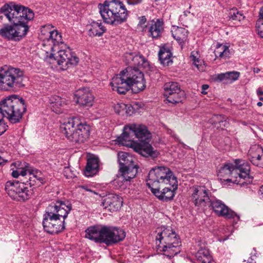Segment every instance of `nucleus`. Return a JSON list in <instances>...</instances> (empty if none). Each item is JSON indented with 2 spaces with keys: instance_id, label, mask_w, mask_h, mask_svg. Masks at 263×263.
<instances>
[{
  "instance_id": "obj_1",
  "label": "nucleus",
  "mask_w": 263,
  "mask_h": 263,
  "mask_svg": "<svg viewBox=\"0 0 263 263\" xmlns=\"http://www.w3.org/2000/svg\"><path fill=\"white\" fill-rule=\"evenodd\" d=\"M131 65L112 78L110 83L112 90L125 94L132 87L136 92L145 88L146 81L140 68L147 66V61L136 52Z\"/></svg>"
},
{
  "instance_id": "obj_2",
  "label": "nucleus",
  "mask_w": 263,
  "mask_h": 263,
  "mask_svg": "<svg viewBox=\"0 0 263 263\" xmlns=\"http://www.w3.org/2000/svg\"><path fill=\"white\" fill-rule=\"evenodd\" d=\"M146 185L160 200H172L176 194L178 181L170 168L163 166L152 168L148 175Z\"/></svg>"
},
{
  "instance_id": "obj_3",
  "label": "nucleus",
  "mask_w": 263,
  "mask_h": 263,
  "mask_svg": "<svg viewBox=\"0 0 263 263\" xmlns=\"http://www.w3.org/2000/svg\"><path fill=\"white\" fill-rule=\"evenodd\" d=\"M250 166L245 160L235 159L233 163H226L218 172V177L223 185L235 183L246 187L250 184L253 177L250 175Z\"/></svg>"
},
{
  "instance_id": "obj_4",
  "label": "nucleus",
  "mask_w": 263,
  "mask_h": 263,
  "mask_svg": "<svg viewBox=\"0 0 263 263\" xmlns=\"http://www.w3.org/2000/svg\"><path fill=\"white\" fill-rule=\"evenodd\" d=\"M71 209L68 201L57 200L49 204L43 220L45 231L51 234L62 231L65 229V219Z\"/></svg>"
},
{
  "instance_id": "obj_5",
  "label": "nucleus",
  "mask_w": 263,
  "mask_h": 263,
  "mask_svg": "<svg viewBox=\"0 0 263 263\" xmlns=\"http://www.w3.org/2000/svg\"><path fill=\"white\" fill-rule=\"evenodd\" d=\"M10 22L13 24L16 40H20L28 31L27 23L34 17L33 12L20 5L6 4L0 9Z\"/></svg>"
},
{
  "instance_id": "obj_6",
  "label": "nucleus",
  "mask_w": 263,
  "mask_h": 263,
  "mask_svg": "<svg viewBox=\"0 0 263 263\" xmlns=\"http://www.w3.org/2000/svg\"><path fill=\"white\" fill-rule=\"evenodd\" d=\"M126 234L122 229L113 226L96 224L85 230V237L96 243L110 246L123 240Z\"/></svg>"
},
{
  "instance_id": "obj_7",
  "label": "nucleus",
  "mask_w": 263,
  "mask_h": 263,
  "mask_svg": "<svg viewBox=\"0 0 263 263\" xmlns=\"http://www.w3.org/2000/svg\"><path fill=\"white\" fill-rule=\"evenodd\" d=\"M103 21L112 26H118L126 22L129 12L120 0H105L98 5Z\"/></svg>"
},
{
  "instance_id": "obj_8",
  "label": "nucleus",
  "mask_w": 263,
  "mask_h": 263,
  "mask_svg": "<svg viewBox=\"0 0 263 263\" xmlns=\"http://www.w3.org/2000/svg\"><path fill=\"white\" fill-rule=\"evenodd\" d=\"M52 47L49 51H45V58L49 59L50 62H55L61 70H66L78 64L79 58L63 40L61 43L55 44Z\"/></svg>"
},
{
  "instance_id": "obj_9",
  "label": "nucleus",
  "mask_w": 263,
  "mask_h": 263,
  "mask_svg": "<svg viewBox=\"0 0 263 263\" xmlns=\"http://www.w3.org/2000/svg\"><path fill=\"white\" fill-rule=\"evenodd\" d=\"M156 240L159 242L158 247L164 255L169 258L180 252V241L176 232L169 227H161L156 230Z\"/></svg>"
},
{
  "instance_id": "obj_10",
  "label": "nucleus",
  "mask_w": 263,
  "mask_h": 263,
  "mask_svg": "<svg viewBox=\"0 0 263 263\" xmlns=\"http://www.w3.org/2000/svg\"><path fill=\"white\" fill-rule=\"evenodd\" d=\"M60 130L68 140L75 143L85 142L90 135L89 126L81 123L76 117L64 119L61 122Z\"/></svg>"
},
{
  "instance_id": "obj_11",
  "label": "nucleus",
  "mask_w": 263,
  "mask_h": 263,
  "mask_svg": "<svg viewBox=\"0 0 263 263\" xmlns=\"http://www.w3.org/2000/svg\"><path fill=\"white\" fill-rule=\"evenodd\" d=\"M0 110L4 117L11 123L15 124L20 122L26 110V106L22 98L12 95L1 101Z\"/></svg>"
},
{
  "instance_id": "obj_12",
  "label": "nucleus",
  "mask_w": 263,
  "mask_h": 263,
  "mask_svg": "<svg viewBox=\"0 0 263 263\" xmlns=\"http://www.w3.org/2000/svg\"><path fill=\"white\" fill-rule=\"evenodd\" d=\"M135 138L140 142L145 141L151 139V134L144 125L135 123L126 125L123 128L122 135L118 138V141L122 145L134 147L136 144Z\"/></svg>"
},
{
  "instance_id": "obj_13",
  "label": "nucleus",
  "mask_w": 263,
  "mask_h": 263,
  "mask_svg": "<svg viewBox=\"0 0 263 263\" xmlns=\"http://www.w3.org/2000/svg\"><path fill=\"white\" fill-rule=\"evenodd\" d=\"M23 72L13 67L0 69V90L10 91L24 86Z\"/></svg>"
},
{
  "instance_id": "obj_14",
  "label": "nucleus",
  "mask_w": 263,
  "mask_h": 263,
  "mask_svg": "<svg viewBox=\"0 0 263 263\" xmlns=\"http://www.w3.org/2000/svg\"><path fill=\"white\" fill-rule=\"evenodd\" d=\"M31 182L25 183L19 181H7L5 190L8 195L13 200L25 201L29 199L31 192L29 190Z\"/></svg>"
},
{
  "instance_id": "obj_15",
  "label": "nucleus",
  "mask_w": 263,
  "mask_h": 263,
  "mask_svg": "<svg viewBox=\"0 0 263 263\" xmlns=\"http://www.w3.org/2000/svg\"><path fill=\"white\" fill-rule=\"evenodd\" d=\"M40 38L42 40V50L45 52L52 49L54 45L61 43L62 37L51 24L43 26L41 29Z\"/></svg>"
},
{
  "instance_id": "obj_16",
  "label": "nucleus",
  "mask_w": 263,
  "mask_h": 263,
  "mask_svg": "<svg viewBox=\"0 0 263 263\" xmlns=\"http://www.w3.org/2000/svg\"><path fill=\"white\" fill-rule=\"evenodd\" d=\"M191 192V201L196 206L201 209L208 206L213 197L210 191L203 185L193 186Z\"/></svg>"
},
{
  "instance_id": "obj_17",
  "label": "nucleus",
  "mask_w": 263,
  "mask_h": 263,
  "mask_svg": "<svg viewBox=\"0 0 263 263\" xmlns=\"http://www.w3.org/2000/svg\"><path fill=\"white\" fill-rule=\"evenodd\" d=\"M208 206H211L215 214L232 221L233 224H236L240 219L239 216L227 206L221 200L213 196L211 199Z\"/></svg>"
},
{
  "instance_id": "obj_18",
  "label": "nucleus",
  "mask_w": 263,
  "mask_h": 263,
  "mask_svg": "<svg viewBox=\"0 0 263 263\" xmlns=\"http://www.w3.org/2000/svg\"><path fill=\"white\" fill-rule=\"evenodd\" d=\"M163 89L164 96L168 102L177 103L181 102L183 92L181 91L178 83L175 82L166 83L163 86Z\"/></svg>"
},
{
  "instance_id": "obj_19",
  "label": "nucleus",
  "mask_w": 263,
  "mask_h": 263,
  "mask_svg": "<svg viewBox=\"0 0 263 263\" xmlns=\"http://www.w3.org/2000/svg\"><path fill=\"white\" fill-rule=\"evenodd\" d=\"M76 102L81 106L90 107L92 106L94 97L89 88L83 87L74 93Z\"/></svg>"
},
{
  "instance_id": "obj_20",
  "label": "nucleus",
  "mask_w": 263,
  "mask_h": 263,
  "mask_svg": "<svg viewBox=\"0 0 263 263\" xmlns=\"http://www.w3.org/2000/svg\"><path fill=\"white\" fill-rule=\"evenodd\" d=\"M122 197L114 194H109L103 200L101 205L110 212L118 211L122 206Z\"/></svg>"
},
{
  "instance_id": "obj_21",
  "label": "nucleus",
  "mask_w": 263,
  "mask_h": 263,
  "mask_svg": "<svg viewBox=\"0 0 263 263\" xmlns=\"http://www.w3.org/2000/svg\"><path fill=\"white\" fill-rule=\"evenodd\" d=\"M86 30L89 36H101L106 32V29L101 22L91 20L86 26Z\"/></svg>"
},
{
  "instance_id": "obj_22",
  "label": "nucleus",
  "mask_w": 263,
  "mask_h": 263,
  "mask_svg": "<svg viewBox=\"0 0 263 263\" xmlns=\"http://www.w3.org/2000/svg\"><path fill=\"white\" fill-rule=\"evenodd\" d=\"M147 28L149 36L157 38L161 36L163 31V22L160 19L153 20L145 26Z\"/></svg>"
},
{
  "instance_id": "obj_23",
  "label": "nucleus",
  "mask_w": 263,
  "mask_h": 263,
  "mask_svg": "<svg viewBox=\"0 0 263 263\" xmlns=\"http://www.w3.org/2000/svg\"><path fill=\"white\" fill-rule=\"evenodd\" d=\"M48 104L53 112L59 114L62 112L63 108L66 104V102L65 99L54 95L48 98Z\"/></svg>"
},
{
  "instance_id": "obj_24",
  "label": "nucleus",
  "mask_w": 263,
  "mask_h": 263,
  "mask_svg": "<svg viewBox=\"0 0 263 263\" xmlns=\"http://www.w3.org/2000/svg\"><path fill=\"white\" fill-rule=\"evenodd\" d=\"M99 167L98 158L95 156H90L87 159L84 174L86 177H91L98 172Z\"/></svg>"
},
{
  "instance_id": "obj_25",
  "label": "nucleus",
  "mask_w": 263,
  "mask_h": 263,
  "mask_svg": "<svg viewBox=\"0 0 263 263\" xmlns=\"http://www.w3.org/2000/svg\"><path fill=\"white\" fill-rule=\"evenodd\" d=\"M138 168V165L135 164L134 162L129 165L120 166L119 170L121 175H123L124 177L126 178V179L130 182V180L134 178L136 176Z\"/></svg>"
},
{
  "instance_id": "obj_26",
  "label": "nucleus",
  "mask_w": 263,
  "mask_h": 263,
  "mask_svg": "<svg viewBox=\"0 0 263 263\" xmlns=\"http://www.w3.org/2000/svg\"><path fill=\"white\" fill-rule=\"evenodd\" d=\"M172 34L174 38L183 47L188 37V31L182 27H174L172 30Z\"/></svg>"
},
{
  "instance_id": "obj_27",
  "label": "nucleus",
  "mask_w": 263,
  "mask_h": 263,
  "mask_svg": "<svg viewBox=\"0 0 263 263\" xmlns=\"http://www.w3.org/2000/svg\"><path fill=\"white\" fill-rule=\"evenodd\" d=\"M239 77V72L230 71L216 74L215 77L216 81L223 82L225 83H232Z\"/></svg>"
},
{
  "instance_id": "obj_28",
  "label": "nucleus",
  "mask_w": 263,
  "mask_h": 263,
  "mask_svg": "<svg viewBox=\"0 0 263 263\" xmlns=\"http://www.w3.org/2000/svg\"><path fill=\"white\" fill-rule=\"evenodd\" d=\"M230 46L218 43L214 50V54L217 58L227 59L230 57L231 51Z\"/></svg>"
},
{
  "instance_id": "obj_29",
  "label": "nucleus",
  "mask_w": 263,
  "mask_h": 263,
  "mask_svg": "<svg viewBox=\"0 0 263 263\" xmlns=\"http://www.w3.org/2000/svg\"><path fill=\"white\" fill-rule=\"evenodd\" d=\"M158 55L161 63L163 65H168L170 63H172V53L168 46L161 47Z\"/></svg>"
},
{
  "instance_id": "obj_30",
  "label": "nucleus",
  "mask_w": 263,
  "mask_h": 263,
  "mask_svg": "<svg viewBox=\"0 0 263 263\" xmlns=\"http://www.w3.org/2000/svg\"><path fill=\"white\" fill-rule=\"evenodd\" d=\"M195 256L197 260L202 263H210L212 260L209 250L206 248L199 250L196 253Z\"/></svg>"
},
{
  "instance_id": "obj_31",
  "label": "nucleus",
  "mask_w": 263,
  "mask_h": 263,
  "mask_svg": "<svg viewBox=\"0 0 263 263\" xmlns=\"http://www.w3.org/2000/svg\"><path fill=\"white\" fill-rule=\"evenodd\" d=\"M13 25H7L0 29V35L9 40H16Z\"/></svg>"
},
{
  "instance_id": "obj_32",
  "label": "nucleus",
  "mask_w": 263,
  "mask_h": 263,
  "mask_svg": "<svg viewBox=\"0 0 263 263\" xmlns=\"http://www.w3.org/2000/svg\"><path fill=\"white\" fill-rule=\"evenodd\" d=\"M190 60L198 70L202 71L203 70V61L200 59V56L198 51L194 50L191 52Z\"/></svg>"
},
{
  "instance_id": "obj_33",
  "label": "nucleus",
  "mask_w": 263,
  "mask_h": 263,
  "mask_svg": "<svg viewBox=\"0 0 263 263\" xmlns=\"http://www.w3.org/2000/svg\"><path fill=\"white\" fill-rule=\"evenodd\" d=\"M118 156L120 167L129 165L134 162V158L127 153L120 152L118 154Z\"/></svg>"
},
{
  "instance_id": "obj_34",
  "label": "nucleus",
  "mask_w": 263,
  "mask_h": 263,
  "mask_svg": "<svg viewBox=\"0 0 263 263\" xmlns=\"http://www.w3.org/2000/svg\"><path fill=\"white\" fill-rule=\"evenodd\" d=\"M149 140L141 142V143L139 146V149L142 155H154L155 152L152 146L149 143Z\"/></svg>"
},
{
  "instance_id": "obj_35",
  "label": "nucleus",
  "mask_w": 263,
  "mask_h": 263,
  "mask_svg": "<svg viewBox=\"0 0 263 263\" xmlns=\"http://www.w3.org/2000/svg\"><path fill=\"white\" fill-rule=\"evenodd\" d=\"M112 184L117 189H124L129 185L130 182L126 179V178L124 177L123 175H121L120 176H118L114 179Z\"/></svg>"
},
{
  "instance_id": "obj_36",
  "label": "nucleus",
  "mask_w": 263,
  "mask_h": 263,
  "mask_svg": "<svg viewBox=\"0 0 263 263\" xmlns=\"http://www.w3.org/2000/svg\"><path fill=\"white\" fill-rule=\"evenodd\" d=\"M28 172L29 176V182L27 181V183L28 182H31V179L32 178L36 179L42 184L45 182V179L44 175L40 171L37 170H31V171H29Z\"/></svg>"
},
{
  "instance_id": "obj_37",
  "label": "nucleus",
  "mask_w": 263,
  "mask_h": 263,
  "mask_svg": "<svg viewBox=\"0 0 263 263\" xmlns=\"http://www.w3.org/2000/svg\"><path fill=\"white\" fill-rule=\"evenodd\" d=\"M263 153V149L258 144H254L252 145L249 151H248V157L249 159H251V158H255L256 156H259L260 154H262Z\"/></svg>"
},
{
  "instance_id": "obj_38",
  "label": "nucleus",
  "mask_w": 263,
  "mask_h": 263,
  "mask_svg": "<svg viewBox=\"0 0 263 263\" xmlns=\"http://www.w3.org/2000/svg\"><path fill=\"white\" fill-rule=\"evenodd\" d=\"M229 17L230 19L237 22H240L245 18L243 14L238 11L236 9H232L230 10L229 13Z\"/></svg>"
},
{
  "instance_id": "obj_39",
  "label": "nucleus",
  "mask_w": 263,
  "mask_h": 263,
  "mask_svg": "<svg viewBox=\"0 0 263 263\" xmlns=\"http://www.w3.org/2000/svg\"><path fill=\"white\" fill-rule=\"evenodd\" d=\"M259 14L261 18L257 22L256 27L258 34L263 38V6L260 10Z\"/></svg>"
},
{
  "instance_id": "obj_40",
  "label": "nucleus",
  "mask_w": 263,
  "mask_h": 263,
  "mask_svg": "<svg viewBox=\"0 0 263 263\" xmlns=\"http://www.w3.org/2000/svg\"><path fill=\"white\" fill-rule=\"evenodd\" d=\"M136 52L128 51L124 53L123 60L126 64L131 65L135 56Z\"/></svg>"
},
{
  "instance_id": "obj_41",
  "label": "nucleus",
  "mask_w": 263,
  "mask_h": 263,
  "mask_svg": "<svg viewBox=\"0 0 263 263\" xmlns=\"http://www.w3.org/2000/svg\"><path fill=\"white\" fill-rule=\"evenodd\" d=\"M259 155L258 157L256 156L254 159L251 158L249 160L253 165L263 168V153Z\"/></svg>"
},
{
  "instance_id": "obj_42",
  "label": "nucleus",
  "mask_w": 263,
  "mask_h": 263,
  "mask_svg": "<svg viewBox=\"0 0 263 263\" xmlns=\"http://www.w3.org/2000/svg\"><path fill=\"white\" fill-rule=\"evenodd\" d=\"M126 104L122 102L118 103L114 106L115 111L119 115H124L125 109L126 108Z\"/></svg>"
},
{
  "instance_id": "obj_43",
  "label": "nucleus",
  "mask_w": 263,
  "mask_h": 263,
  "mask_svg": "<svg viewBox=\"0 0 263 263\" xmlns=\"http://www.w3.org/2000/svg\"><path fill=\"white\" fill-rule=\"evenodd\" d=\"M64 174L67 178H72L73 176H74V174H73L72 172L71 171L69 167H65L64 170Z\"/></svg>"
},
{
  "instance_id": "obj_44",
  "label": "nucleus",
  "mask_w": 263,
  "mask_h": 263,
  "mask_svg": "<svg viewBox=\"0 0 263 263\" xmlns=\"http://www.w3.org/2000/svg\"><path fill=\"white\" fill-rule=\"evenodd\" d=\"M126 108L125 109L124 111V114H126L128 116H130L134 113V109L130 105L126 104Z\"/></svg>"
},
{
  "instance_id": "obj_45",
  "label": "nucleus",
  "mask_w": 263,
  "mask_h": 263,
  "mask_svg": "<svg viewBox=\"0 0 263 263\" xmlns=\"http://www.w3.org/2000/svg\"><path fill=\"white\" fill-rule=\"evenodd\" d=\"M146 18L145 17V16H142L140 18V20L139 21V23L138 24V26L141 27V28H144V27H146V25H145V24L146 23Z\"/></svg>"
},
{
  "instance_id": "obj_46",
  "label": "nucleus",
  "mask_w": 263,
  "mask_h": 263,
  "mask_svg": "<svg viewBox=\"0 0 263 263\" xmlns=\"http://www.w3.org/2000/svg\"><path fill=\"white\" fill-rule=\"evenodd\" d=\"M79 187H80L81 189H84V190H85L86 191L92 193L94 194H96V195L98 194L97 193H96V192L93 191L92 190H91V189L89 186H88L87 185H80V186H79Z\"/></svg>"
},
{
  "instance_id": "obj_47",
  "label": "nucleus",
  "mask_w": 263,
  "mask_h": 263,
  "mask_svg": "<svg viewBox=\"0 0 263 263\" xmlns=\"http://www.w3.org/2000/svg\"><path fill=\"white\" fill-rule=\"evenodd\" d=\"M142 0H127V2L129 5H135L141 3Z\"/></svg>"
},
{
  "instance_id": "obj_48",
  "label": "nucleus",
  "mask_w": 263,
  "mask_h": 263,
  "mask_svg": "<svg viewBox=\"0 0 263 263\" xmlns=\"http://www.w3.org/2000/svg\"><path fill=\"white\" fill-rule=\"evenodd\" d=\"M29 171H31V170H24L22 168H19V172H20V175H21L22 176H26L27 175H29Z\"/></svg>"
},
{
  "instance_id": "obj_49",
  "label": "nucleus",
  "mask_w": 263,
  "mask_h": 263,
  "mask_svg": "<svg viewBox=\"0 0 263 263\" xmlns=\"http://www.w3.org/2000/svg\"><path fill=\"white\" fill-rule=\"evenodd\" d=\"M209 86L207 84H204L202 86V90L201 93L202 94L205 95L207 93V92L206 91V90H207L209 88Z\"/></svg>"
},
{
  "instance_id": "obj_50",
  "label": "nucleus",
  "mask_w": 263,
  "mask_h": 263,
  "mask_svg": "<svg viewBox=\"0 0 263 263\" xmlns=\"http://www.w3.org/2000/svg\"><path fill=\"white\" fill-rule=\"evenodd\" d=\"M12 176L14 178H17L20 176L19 168H17L16 170L13 171L12 172Z\"/></svg>"
},
{
  "instance_id": "obj_51",
  "label": "nucleus",
  "mask_w": 263,
  "mask_h": 263,
  "mask_svg": "<svg viewBox=\"0 0 263 263\" xmlns=\"http://www.w3.org/2000/svg\"><path fill=\"white\" fill-rule=\"evenodd\" d=\"M256 257V256L255 255V253H254L253 255V252L251 253V255L250 256V263H256L255 262H254V259Z\"/></svg>"
},
{
  "instance_id": "obj_52",
  "label": "nucleus",
  "mask_w": 263,
  "mask_h": 263,
  "mask_svg": "<svg viewBox=\"0 0 263 263\" xmlns=\"http://www.w3.org/2000/svg\"><path fill=\"white\" fill-rule=\"evenodd\" d=\"M190 13V12L189 11L186 10L183 12V14L180 15V18L182 19L183 17H186Z\"/></svg>"
},
{
  "instance_id": "obj_53",
  "label": "nucleus",
  "mask_w": 263,
  "mask_h": 263,
  "mask_svg": "<svg viewBox=\"0 0 263 263\" xmlns=\"http://www.w3.org/2000/svg\"><path fill=\"white\" fill-rule=\"evenodd\" d=\"M256 93L258 96H260L263 95V91L260 88H258L257 89Z\"/></svg>"
},
{
  "instance_id": "obj_54",
  "label": "nucleus",
  "mask_w": 263,
  "mask_h": 263,
  "mask_svg": "<svg viewBox=\"0 0 263 263\" xmlns=\"http://www.w3.org/2000/svg\"><path fill=\"white\" fill-rule=\"evenodd\" d=\"M259 195H260V198L263 199V185L260 188Z\"/></svg>"
},
{
  "instance_id": "obj_55",
  "label": "nucleus",
  "mask_w": 263,
  "mask_h": 263,
  "mask_svg": "<svg viewBox=\"0 0 263 263\" xmlns=\"http://www.w3.org/2000/svg\"><path fill=\"white\" fill-rule=\"evenodd\" d=\"M253 71L254 73H258L260 71L259 68L256 67L253 68Z\"/></svg>"
},
{
  "instance_id": "obj_56",
  "label": "nucleus",
  "mask_w": 263,
  "mask_h": 263,
  "mask_svg": "<svg viewBox=\"0 0 263 263\" xmlns=\"http://www.w3.org/2000/svg\"><path fill=\"white\" fill-rule=\"evenodd\" d=\"M228 239V236L226 237V238H223H223H219L218 240L220 241H224L225 240H227Z\"/></svg>"
},
{
  "instance_id": "obj_57",
  "label": "nucleus",
  "mask_w": 263,
  "mask_h": 263,
  "mask_svg": "<svg viewBox=\"0 0 263 263\" xmlns=\"http://www.w3.org/2000/svg\"><path fill=\"white\" fill-rule=\"evenodd\" d=\"M4 162V160L0 156V165Z\"/></svg>"
},
{
  "instance_id": "obj_58",
  "label": "nucleus",
  "mask_w": 263,
  "mask_h": 263,
  "mask_svg": "<svg viewBox=\"0 0 263 263\" xmlns=\"http://www.w3.org/2000/svg\"><path fill=\"white\" fill-rule=\"evenodd\" d=\"M257 106H261L262 105V103L261 102H258L257 103Z\"/></svg>"
},
{
  "instance_id": "obj_59",
  "label": "nucleus",
  "mask_w": 263,
  "mask_h": 263,
  "mask_svg": "<svg viewBox=\"0 0 263 263\" xmlns=\"http://www.w3.org/2000/svg\"><path fill=\"white\" fill-rule=\"evenodd\" d=\"M259 100H261V101H263V98L262 97L259 98Z\"/></svg>"
}]
</instances>
